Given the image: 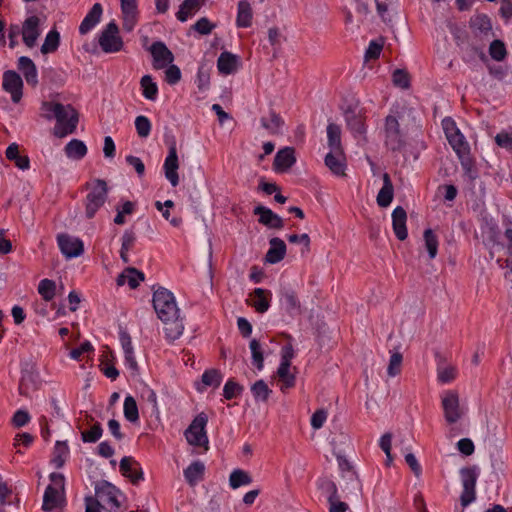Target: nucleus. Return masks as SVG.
Masks as SVG:
<instances>
[{"label": "nucleus", "instance_id": "obj_1", "mask_svg": "<svg viewBox=\"0 0 512 512\" xmlns=\"http://www.w3.org/2000/svg\"><path fill=\"white\" fill-rule=\"evenodd\" d=\"M152 302L158 318L164 324L167 340H177L183 334L184 325L174 295L166 288L159 287L153 293Z\"/></svg>", "mask_w": 512, "mask_h": 512}, {"label": "nucleus", "instance_id": "obj_2", "mask_svg": "<svg viewBox=\"0 0 512 512\" xmlns=\"http://www.w3.org/2000/svg\"><path fill=\"white\" fill-rule=\"evenodd\" d=\"M49 478L51 484L44 491L42 510L44 512L63 510L67 505L64 475L54 472L49 475Z\"/></svg>", "mask_w": 512, "mask_h": 512}, {"label": "nucleus", "instance_id": "obj_3", "mask_svg": "<svg viewBox=\"0 0 512 512\" xmlns=\"http://www.w3.org/2000/svg\"><path fill=\"white\" fill-rule=\"evenodd\" d=\"M56 111L55 114L45 113L43 117L47 120L56 119L57 125L59 128H56L55 135L59 137H64L67 134H71L75 131L78 124V112L75 108L68 104L55 106Z\"/></svg>", "mask_w": 512, "mask_h": 512}, {"label": "nucleus", "instance_id": "obj_4", "mask_svg": "<svg viewBox=\"0 0 512 512\" xmlns=\"http://www.w3.org/2000/svg\"><path fill=\"white\" fill-rule=\"evenodd\" d=\"M86 188L89 192L84 200L85 215L88 219H91L105 204L108 197V187L106 181L95 179L91 184H87Z\"/></svg>", "mask_w": 512, "mask_h": 512}, {"label": "nucleus", "instance_id": "obj_5", "mask_svg": "<svg viewBox=\"0 0 512 512\" xmlns=\"http://www.w3.org/2000/svg\"><path fill=\"white\" fill-rule=\"evenodd\" d=\"M208 422V417L205 413L198 414L185 430L184 435L187 442L195 447H204L205 450H208V437L206 434V425Z\"/></svg>", "mask_w": 512, "mask_h": 512}, {"label": "nucleus", "instance_id": "obj_6", "mask_svg": "<svg viewBox=\"0 0 512 512\" xmlns=\"http://www.w3.org/2000/svg\"><path fill=\"white\" fill-rule=\"evenodd\" d=\"M449 144L457 154L461 166L471 179L476 177L473 171V161L470 155V146L460 130L447 137Z\"/></svg>", "mask_w": 512, "mask_h": 512}, {"label": "nucleus", "instance_id": "obj_7", "mask_svg": "<svg viewBox=\"0 0 512 512\" xmlns=\"http://www.w3.org/2000/svg\"><path fill=\"white\" fill-rule=\"evenodd\" d=\"M460 477L463 486L460 502L462 507H466L476 499L477 468L475 466L462 468Z\"/></svg>", "mask_w": 512, "mask_h": 512}, {"label": "nucleus", "instance_id": "obj_8", "mask_svg": "<svg viewBox=\"0 0 512 512\" xmlns=\"http://www.w3.org/2000/svg\"><path fill=\"white\" fill-rule=\"evenodd\" d=\"M99 45L105 53H115L122 49L123 41L119 36V28L115 22H110L99 36Z\"/></svg>", "mask_w": 512, "mask_h": 512}, {"label": "nucleus", "instance_id": "obj_9", "mask_svg": "<svg viewBox=\"0 0 512 512\" xmlns=\"http://www.w3.org/2000/svg\"><path fill=\"white\" fill-rule=\"evenodd\" d=\"M385 144L392 151H399L404 146L399 122L392 115H388L385 119Z\"/></svg>", "mask_w": 512, "mask_h": 512}, {"label": "nucleus", "instance_id": "obj_10", "mask_svg": "<svg viewBox=\"0 0 512 512\" xmlns=\"http://www.w3.org/2000/svg\"><path fill=\"white\" fill-rule=\"evenodd\" d=\"M118 493L119 490L108 481L102 480L95 484V499L99 500L103 506L105 504L111 508H119Z\"/></svg>", "mask_w": 512, "mask_h": 512}, {"label": "nucleus", "instance_id": "obj_11", "mask_svg": "<svg viewBox=\"0 0 512 512\" xmlns=\"http://www.w3.org/2000/svg\"><path fill=\"white\" fill-rule=\"evenodd\" d=\"M58 246L62 254L70 259L83 254L84 244L81 239L62 233L57 236Z\"/></svg>", "mask_w": 512, "mask_h": 512}, {"label": "nucleus", "instance_id": "obj_12", "mask_svg": "<svg viewBox=\"0 0 512 512\" xmlns=\"http://www.w3.org/2000/svg\"><path fill=\"white\" fill-rule=\"evenodd\" d=\"M442 407L444 410L445 420L449 424L457 422L462 417L459 396L455 391H448L442 398Z\"/></svg>", "mask_w": 512, "mask_h": 512}, {"label": "nucleus", "instance_id": "obj_13", "mask_svg": "<svg viewBox=\"0 0 512 512\" xmlns=\"http://www.w3.org/2000/svg\"><path fill=\"white\" fill-rule=\"evenodd\" d=\"M3 88L11 94L14 103H18L22 98L23 81L15 71L8 70L3 74Z\"/></svg>", "mask_w": 512, "mask_h": 512}, {"label": "nucleus", "instance_id": "obj_14", "mask_svg": "<svg viewBox=\"0 0 512 512\" xmlns=\"http://www.w3.org/2000/svg\"><path fill=\"white\" fill-rule=\"evenodd\" d=\"M164 172L166 179L170 182V184L173 187H176L179 184V175H178V168H179V161H178V155H177V149L176 144L173 143L169 147L168 155L164 161Z\"/></svg>", "mask_w": 512, "mask_h": 512}, {"label": "nucleus", "instance_id": "obj_15", "mask_svg": "<svg viewBox=\"0 0 512 512\" xmlns=\"http://www.w3.org/2000/svg\"><path fill=\"white\" fill-rule=\"evenodd\" d=\"M40 24V18L35 15L28 17L24 21L22 26V39L27 47L32 48L35 46L40 36Z\"/></svg>", "mask_w": 512, "mask_h": 512}, {"label": "nucleus", "instance_id": "obj_16", "mask_svg": "<svg viewBox=\"0 0 512 512\" xmlns=\"http://www.w3.org/2000/svg\"><path fill=\"white\" fill-rule=\"evenodd\" d=\"M155 69H163L174 61L173 53L161 42H154L150 47Z\"/></svg>", "mask_w": 512, "mask_h": 512}, {"label": "nucleus", "instance_id": "obj_17", "mask_svg": "<svg viewBox=\"0 0 512 512\" xmlns=\"http://www.w3.org/2000/svg\"><path fill=\"white\" fill-rule=\"evenodd\" d=\"M325 165L335 176L344 177L346 176V157L344 150L329 152L324 159Z\"/></svg>", "mask_w": 512, "mask_h": 512}, {"label": "nucleus", "instance_id": "obj_18", "mask_svg": "<svg viewBox=\"0 0 512 512\" xmlns=\"http://www.w3.org/2000/svg\"><path fill=\"white\" fill-rule=\"evenodd\" d=\"M296 162L295 151L292 147L280 149L274 158L273 169L282 173L288 171Z\"/></svg>", "mask_w": 512, "mask_h": 512}, {"label": "nucleus", "instance_id": "obj_19", "mask_svg": "<svg viewBox=\"0 0 512 512\" xmlns=\"http://www.w3.org/2000/svg\"><path fill=\"white\" fill-rule=\"evenodd\" d=\"M120 471L123 476L128 477L133 484L143 480V472L139 463L132 457L125 456L120 460Z\"/></svg>", "mask_w": 512, "mask_h": 512}, {"label": "nucleus", "instance_id": "obj_20", "mask_svg": "<svg viewBox=\"0 0 512 512\" xmlns=\"http://www.w3.org/2000/svg\"><path fill=\"white\" fill-rule=\"evenodd\" d=\"M470 28L475 36L489 39L492 37V23L490 18L485 14H480L470 19Z\"/></svg>", "mask_w": 512, "mask_h": 512}, {"label": "nucleus", "instance_id": "obj_21", "mask_svg": "<svg viewBox=\"0 0 512 512\" xmlns=\"http://www.w3.org/2000/svg\"><path fill=\"white\" fill-rule=\"evenodd\" d=\"M254 214L259 215V223L272 229H282L284 227L283 219L265 206H257L254 208Z\"/></svg>", "mask_w": 512, "mask_h": 512}, {"label": "nucleus", "instance_id": "obj_22", "mask_svg": "<svg viewBox=\"0 0 512 512\" xmlns=\"http://www.w3.org/2000/svg\"><path fill=\"white\" fill-rule=\"evenodd\" d=\"M406 221L407 213L405 209L401 206H397L392 212V226L396 237L400 241L405 240L408 236Z\"/></svg>", "mask_w": 512, "mask_h": 512}, {"label": "nucleus", "instance_id": "obj_23", "mask_svg": "<svg viewBox=\"0 0 512 512\" xmlns=\"http://www.w3.org/2000/svg\"><path fill=\"white\" fill-rule=\"evenodd\" d=\"M103 8L100 3H95L87 15L82 20L79 26V33L81 35L87 34L92 30L101 20Z\"/></svg>", "mask_w": 512, "mask_h": 512}, {"label": "nucleus", "instance_id": "obj_24", "mask_svg": "<svg viewBox=\"0 0 512 512\" xmlns=\"http://www.w3.org/2000/svg\"><path fill=\"white\" fill-rule=\"evenodd\" d=\"M18 69L23 74L28 85L35 87L38 84V73L34 62L26 56L18 59Z\"/></svg>", "mask_w": 512, "mask_h": 512}, {"label": "nucleus", "instance_id": "obj_25", "mask_svg": "<svg viewBox=\"0 0 512 512\" xmlns=\"http://www.w3.org/2000/svg\"><path fill=\"white\" fill-rule=\"evenodd\" d=\"M269 243L270 248L266 253L265 259L266 262L270 264H276L284 259L286 254V244L278 237L271 238Z\"/></svg>", "mask_w": 512, "mask_h": 512}, {"label": "nucleus", "instance_id": "obj_26", "mask_svg": "<svg viewBox=\"0 0 512 512\" xmlns=\"http://www.w3.org/2000/svg\"><path fill=\"white\" fill-rule=\"evenodd\" d=\"M145 278L144 273L133 267L126 268L117 278V285L122 286L126 282L131 289H136Z\"/></svg>", "mask_w": 512, "mask_h": 512}, {"label": "nucleus", "instance_id": "obj_27", "mask_svg": "<svg viewBox=\"0 0 512 512\" xmlns=\"http://www.w3.org/2000/svg\"><path fill=\"white\" fill-rule=\"evenodd\" d=\"M394 196V188L388 173L383 174V186L378 192L376 201L380 207H388Z\"/></svg>", "mask_w": 512, "mask_h": 512}, {"label": "nucleus", "instance_id": "obj_28", "mask_svg": "<svg viewBox=\"0 0 512 512\" xmlns=\"http://www.w3.org/2000/svg\"><path fill=\"white\" fill-rule=\"evenodd\" d=\"M238 57L230 52H222L217 60V68L221 74L229 75L236 71Z\"/></svg>", "mask_w": 512, "mask_h": 512}, {"label": "nucleus", "instance_id": "obj_29", "mask_svg": "<svg viewBox=\"0 0 512 512\" xmlns=\"http://www.w3.org/2000/svg\"><path fill=\"white\" fill-rule=\"evenodd\" d=\"M270 295V291L262 288H256L251 294L252 301L250 305L253 306L258 313H264L270 307V302L268 299V296Z\"/></svg>", "mask_w": 512, "mask_h": 512}, {"label": "nucleus", "instance_id": "obj_30", "mask_svg": "<svg viewBox=\"0 0 512 512\" xmlns=\"http://www.w3.org/2000/svg\"><path fill=\"white\" fill-rule=\"evenodd\" d=\"M6 158L13 161L14 164L21 170H27L30 167V160L27 155L19 154V146L17 143L10 144L5 152Z\"/></svg>", "mask_w": 512, "mask_h": 512}, {"label": "nucleus", "instance_id": "obj_31", "mask_svg": "<svg viewBox=\"0 0 512 512\" xmlns=\"http://www.w3.org/2000/svg\"><path fill=\"white\" fill-rule=\"evenodd\" d=\"M204 471V464L201 461H194L184 470V477L191 486H194L203 479Z\"/></svg>", "mask_w": 512, "mask_h": 512}, {"label": "nucleus", "instance_id": "obj_32", "mask_svg": "<svg viewBox=\"0 0 512 512\" xmlns=\"http://www.w3.org/2000/svg\"><path fill=\"white\" fill-rule=\"evenodd\" d=\"M204 0H184L179 7L176 16L181 22H185L189 16L196 13L203 5Z\"/></svg>", "mask_w": 512, "mask_h": 512}, {"label": "nucleus", "instance_id": "obj_33", "mask_svg": "<svg viewBox=\"0 0 512 512\" xmlns=\"http://www.w3.org/2000/svg\"><path fill=\"white\" fill-rule=\"evenodd\" d=\"M281 303L285 310L291 315L301 314V305L293 291L287 290L282 293Z\"/></svg>", "mask_w": 512, "mask_h": 512}, {"label": "nucleus", "instance_id": "obj_34", "mask_svg": "<svg viewBox=\"0 0 512 512\" xmlns=\"http://www.w3.org/2000/svg\"><path fill=\"white\" fill-rule=\"evenodd\" d=\"M236 24L238 27H250L252 24V9L247 0H241L238 3V13Z\"/></svg>", "mask_w": 512, "mask_h": 512}, {"label": "nucleus", "instance_id": "obj_35", "mask_svg": "<svg viewBox=\"0 0 512 512\" xmlns=\"http://www.w3.org/2000/svg\"><path fill=\"white\" fill-rule=\"evenodd\" d=\"M261 125L263 128L268 130V132L272 135L281 134V128L284 124L283 119L279 114L275 111L271 110L269 114V120L265 117L261 118Z\"/></svg>", "mask_w": 512, "mask_h": 512}, {"label": "nucleus", "instance_id": "obj_36", "mask_svg": "<svg viewBox=\"0 0 512 512\" xmlns=\"http://www.w3.org/2000/svg\"><path fill=\"white\" fill-rule=\"evenodd\" d=\"M65 153L68 158L80 160L87 154V146L78 139H72L65 146Z\"/></svg>", "mask_w": 512, "mask_h": 512}, {"label": "nucleus", "instance_id": "obj_37", "mask_svg": "<svg viewBox=\"0 0 512 512\" xmlns=\"http://www.w3.org/2000/svg\"><path fill=\"white\" fill-rule=\"evenodd\" d=\"M327 138L330 152L343 150L341 143V128L339 125L330 123L327 126Z\"/></svg>", "mask_w": 512, "mask_h": 512}, {"label": "nucleus", "instance_id": "obj_38", "mask_svg": "<svg viewBox=\"0 0 512 512\" xmlns=\"http://www.w3.org/2000/svg\"><path fill=\"white\" fill-rule=\"evenodd\" d=\"M345 119L348 128L354 134L363 135L366 132L363 118L359 113L352 110H347L345 113Z\"/></svg>", "mask_w": 512, "mask_h": 512}, {"label": "nucleus", "instance_id": "obj_39", "mask_svg": "<svg viewBox=\"0 0 512 512\" xmlns=\"http://www.w3.org/2000/svg\"><path fill=\"white\" fill-rule=\"evenodd\" d=\"M290 366V364L280 363L277 369V376L282 383L280 386L281 391H285L295 385V375L290 373Z\"/></svg>", "mask_w": 512, "mask_h": 512}, {"label": "nucleus", "instance_id": "obj_40", "mask_svg": "<svg viewBox=\"0 0 512 512\" xmlns=\"http://www.w3.org/2000/svg\"><path fill=\"white\" fill-rule=\"evenodd\" d=\"M252 481L251 475L242 469L233 470L229 476V485L232 489L250 485Z\"/></svg>", "mask_w": 512, "mask_h": 512}, {"label": "nucleus", "instance_id": "obj_41", "mask_svg": "<svg viewBox=\"0 0 512 512\" xmlns=\"http://www.w3.org/2000/svg\"><path fill=\"white\" fill-rule=\"evenodd\" d=\"M69 454V447L65 441H57L53 451L52 463L56 468H61Z\"/></svg>", "mask_w": 512, "mask_h": 512}, {"label": "nucleus", "instance_id": "obj_42", "mask_svg": "<svg viewBox=\"0 0 512 512\" xmlns=\"http://www.w3.org/2000/svg\"><path fill=\"white\" fill-rule=\"evenodd\" d=\"M60 44V34L56 29L51 30L45 37L44 43L41 46L42 54H49L55 52Z\"/></svg>", "mask_w": 512, "mask_h": 512}, {"label": "nucleus", "instance_id": "obj_43", "mask_svg": "<svg viewBox=\"0 0 512 512\" xmlns=\"http://www.w3.org/2000/svg\"><path fill=\"white\" fill-rule=\"evenodd\" d=\"M123 412L125 418L131 422L135 423L139 420V412L136 400L132 396H127L124 400Z\"/></svg>", "mask_w": 512, "mask_h": 512}, {"label": "nucleus", "instance_id": "obj_44", "mask_svg": "<svg viewBox=\"0 0 512 512\" xmlns=\"http://www.w3.org/2000/svg\"><path fill=\"white\" fill-rule=\"evenodd\" d=\"M143 96L148 100H155L158 94V87L150 75H145L140 80Z\"/></svg>", "mask_w": 512, "mask_h": 512}, {"label": "nucleus", "instance_id": "obj_45", "mask_svg": "<svg viewBox=\"0 0 512 512\" xmlns=\"http://www.w3.org/2000/svg\"><path fill=\"white\" fill-rule=\"evenodd\" d=\"M317 488L322 494L327 496V500H333L334 497L338 496V490L336 484L329 478L323 477L317 481Z\"/></svg>", "mask_w": 512, "mask_h": 512}, {"label": "nucleus", "instance_id": "obj_46", "mask_svg": "<svg viewBox=\"0 0 512 512\" xmlns=\"http://www.w3.org/2000/svg\"><path fill=\"white\" fill-rule=\"evenodd\" d=\"M38 293L45 301H51L56 293V283L50 279H43L39 282Z\"/></svg>", "mask_w": 512, "mask_h": 512}, {"label": "nucleus", "instance_id": "obj_47", "mask_svg": "<svg viewBox=\"0 0 512 512\" xmlns=\"http://www.w3.org/2000/svg\"><path fill=\"white\" fill-rule=\"evenodd\" d=\"M252 353V362L258 370H262L264 366V356L261 344L257 339H252L249 344Z\"/></svg>", "mask_w": 512, "mask_h": 512}, {"label": "nucleus", "instance_id": "obj_48", "mask_svg": "<svg viewBox=\"0 0 512 512\" xmlns=\"http://www.w3.org/2000/svg\"><path fill=\"white\" fill-rule=\"evenodd\" d=\"M424 241H425V247L428 251L429 257L431 259H434L437 255L438 251V239L437 236L434 234V232L431 229H426L424 231Z\"/></svg>", "mask_w": 512, "mask_h": 512}, {"label": "nucleus", "instance_id": "obj_49", "mask_svg": "<svg viewBox=\"0 0 512 512\" xmlns=\"http://www.w3.org/2000/svg\"><path fill=\"white\" fill-rule=\"evenodd\" d=\"M252 394L256 400L267 401L271 394V389L264 380L256 381L251 387Z\"/></svg>", "mask_w": 512, "mask_h": 512}, {"label": "nucleus", "instance_id": "obj_50", "mask_svg": "<svg viewBox=\"0 0 512 512\" xmlns=\"http://www.w3.org/2000/svg\"><path fill=\"white\" fill-rule=\"evenodd\" d=\"M102 434V426L97 422L90 430L81 432V439L85 443H95L102 437Z\"/></svg>", "mask_w": 512, "mask_h": 512}, {"label": "nucleus", "instance_id": "obj_51", "mask_svg": "<svg viewBox=\"0 0 512 512\" xmlns=\"http://www.w3.org/2000/svg\"><path fill=\"white\" fill-rule=\"evenodd\" d=\"M222 381V374L217 369H210L203 373L202 383L205 386L218 387Z\"/></svg>", "mask_w": 512, "mask_h": 512}, {"label": "nucleus", "instance_id": "obj_52", "mask_svg": "<svg viewBox=\"0 0 512 512\" xmlns=\"http://www.w3.org/2000/svg\"><path fill=\"white\" fill-rule=\"evenodd\" d=\"M489 54L492 59L502 61L507 55L506 47L501 40H494L489 47Z\"/></svg>", "mask_w": 512, "mask_h": 512}, {"label": "nucleus", "instance_id": "obj_53", "mask_svg": "<svg viewBox=\"0 0 512 512\" xmlns=\"http://www.w3.org/2000/svg\"><path fill=\"white\" fill-rule=\"evenodd\" d=\"M135 128L139 137H148L151 131L150 120L146 116H137L135 119Z\"/></svg>", "mask_w": 512, "mask_h": 512}, {"label": "nucleus", "instance_id": "obj_54", "mask_svg": "<svg viewBox=\"0 0 512 512\" xmlns=\"http://www.w3.org/2000/svg\"><path fill=\"white\" fill-rule=\"evenodd\" d=\"M403 356L400 352H395L391 355L387 368V373L390 377H395L401 372V365Z\"/></svg>", "mask_w": 512, "mask_h": 512}, {"label": "nucleus", "instance_id": "obj_55", "mask_svg": "<svg viewBox=\"0 0 512 512\" xmlns=\"http://www.w3.org/2000/svg\"><path fill=\"white\" fill-rule=\"evenodd\" d=\"M243 391V387L235 382L233 379H229L224 385L223 396L227 400H231Z\"/></svg>", "mask_w": 512, "mask_h": 512}, {"label": "nucleus", "instance_id": "obj_56", "mask_svg": "<svg viewBox=\"0 0 512 512\" xmlns=\"http://www.w3.org/2000/svg\"><path fill=\"white\" fill-rule=\"evenodd\" d=\"M384 41L383 39L373 40L369 43V46L365 52V60H375L378 59L380 56V53L383 49Z\"/></svg>", "mask_w": 512, "mask_h": 512}, {"label": "nucleus", "instance_id": "obj_57", "mask_svg": "<svg viewBox=\"0 0 512 512\" xmlns=\"http://www.w3.org/2000/svg\"><path fill=\"white\" fill-rule=\"evenodd\" d=\"M496 144L512 153V132L502 131L495 136Z\"/></svg>", "mask_w": 512, "mask_h": 512}, {"label": "nucleus", "instance_id": "obj_58", "mask_svg": "<svg viewBox=\"0 0 512 512\" xmlns=\"http://www.w3.org/2000/svg\"><path fill=\"white\" fill-rule=\"evenodd\" d=\"M181 79V71L178 66L174 64H169L165 71V80L168 84L174 85L178 83Z\"/></svg>", "mask_w": 512, "mask_h": 512}, {"label": "nucleus", "instance_id": "obj_59", "mask_svg": "<svg viewBox=\"0 0 512 512\" xmlns=\"http://www.w3.org/2000/svg\"><path fill=\"white\" fill-rule=\"evenodd\" d=\"M393 83L401 88H408L410 85L409 75L406 71L397 69L393 73Z\"/></svg>", "mask_w": 512, "mask_h": 512}, {"label": "nucleus", "instance_id": "obj_60", "mask_svg": "<svg viewBox=\"0 0 512 512\" xmlns=\"http://www.w3.org/2000/svg\"><path fill=\"white\" fill-rule=\"evenodd\" d=\"M121 10L124 16L131 17L134 19L137 14V3L136 0H120Z\"/></svg>", "mask_w": 512, "mask_h": 512}, {"label": "nucleus", "instance_id": "obj_61", "mask_svg": "<svg viewBox=\"0 0 512 512\" xmlns=\"http://www.w3.org/2000/svg\"><path fill=\"white\" fill-rule=\"evenodd\" d=\"M193 28L201 35H207L211 33L212 29L214 28V25L210 23V21L202 17L200 18L193 26Z\"/></svg>", "mask_w": 512, "mask_h": 512}, {"label": "nucleus", "instance_id": "obj_62", "mask_svg": "<svg viewBox=\"0 0 512 512\" xmlns=\"http://www.w3.org/2000/svg\"><path fill=\"white\" fill-rule=\"evenodd\" d=\"M458 450L465 456H470L474 453V443L469 438H462L457 443Z\"/></svg>", "mask_w": 512, "mask_h": 512}, {"label": "nucleus", "instance_id": "obj_63", "mask_svg": "<svg viewBox=\"0 0 512 512\" xmlns=\"http://www.w3.org/2000/svg\"><path fill=\"white\" fill-rule=\"evenodd\" d=\"M327 419V412L324 409H319L314 412L311 417V426L314 429H320Z\"/></svg>", "mask_w": 512, "mask_h": 512}, {"label": "nucleus", "instance_id": "obj_64", "mask_svg": "<svg viewBox=\"0 0 512 512\" xmlns=\"http://www.w3.org/2000/svg\"><path fill=\"white\" fill-rule=\"evenodd\" d=\"M30 421V416L25 410H18L15 412L12 423L15 427L20 428L25 426Z\"/></svg>", "mask_w": 512, "mask_h": 512}]
</instances>
